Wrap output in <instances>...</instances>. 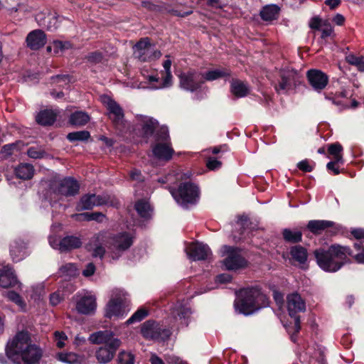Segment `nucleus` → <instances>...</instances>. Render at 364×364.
<instances>
[{"label": "nucleus", "instance_id": "nucleus-50", "mask_svg": "<svg viewBox=\"0 0 364 364\" xmlns=\"http://www.w3.org/2000/svg\"><path fill=\"white\" fill-rule=\"evenodd\" d=\"M60 271L69 277H74L77 274V267L73 263H68L60 268Z\"/></svg>", "mask_w": 364, "mask_h": 364}, {"label": "nucleus", "instance_id": "nucleus-62", "mask_svg": "<svg viewBox=\"0 0 364 364\" xmlns=\"http://www.w3.org/2000/svg\"><path fill=\"white\" fill-rule=\"evenodd\" d=\"M333 160L328 163V167H332L333 165H343L344 164V159L342 154L338 155L333 156Z\"/></svg>", "mask_w": 364, "mask_h": 364}, {"label": "nucleus", "instance_id": "nucleus-45", "mask_svg": "<svg viewBox=\"0 0 364 364\" xmlns=\"http://www.w3.org/2000/svg\"><path fill=\"white\" fill-rule=\"evenodd\" d=\"M7 298L21 309L25 308L26 306L22 296L15 291H9L7 293Z\"/></svg>", "mask_w": 364, "mask_h": 364}, {"label": "nucleus", "instance_id": "nucleus-20", "mask_svg": "<svg viewBox=\"0 0 364 364\" xmlns=\"http://www.w3.org/2000/svg\"><path fill=\"white\" fill-rule=\"evenodd\" d=\"M188 255L193 261H202L208 259L212 252L208 245L196 242L190 247Z\"/></svg>", "mask_w": 364, "mask_h": 364}, {"label": "nucleus", "instance_id": "nucleus-31", "mask_svg": "<svg viewBox=\"0 0 364 364\" xmlns=\"http://www.w3.org/2000/svg\"><path fill=\"white\" fill-rule=\"evenodd\" d=\"M289 255L292 259L300 264H305L308 260L307 249L300 245L291 246L289 250Z\"/></svg>", "mask_w": 364, "mask_h": 364}, {"label": "nucleus", "instance_id": "nucleus-51", "mask_svg": "<svg viewBox=\"0 0 364 364\" xmlns=\"http://www.w3.org/2000/svg\"><path fill=\"white\" fill-rule=\"evenodd\" d=\"M141 5L143 8L151 12L157 13L161 12L162 10V7L161 6L155 4L150 1H142Z\"/></svg>", "mask_w": 364, "mask_h": 364}, {"label": "nucleus", "instance_id": "nucleus-26", "mask_svg": "<svg viewBox=\"0 0 364 364\" xmlns=\"http://www.w3.org/2000/svg\"><path fill=\"white\" fill-rule=\"evenodd\" d=\"M58 112L51 109L41 110L36 116V122L43 127L52 126L57 119Z\"/></svg>", "mask_w": 364, "mask_h": 364}, {"label": "nucleus", "instance_id": "nucleus-49", "mask_svg": "<svg viewBox=\"0 0 364 364\" xmlns=\"http://www.w3.org/2000/svg\"><path fill=\"white\" fill-rule=\"evenodd\" d=\"M46 154L44 150L34 146H31L27 150L28 156L34 159H42L45 156Z\"/></svg>", "mask_w": 364, "mask_h": 364}, {"label": "nucleus", "instance_id": "nucleus-37", "mask_svg": "<svg viewBox=\"0 0 364 364\" xmlns=\"http://www.w3.org/2000/svg\"><path fill=\"white\" fill-rule=\"evenodd\" d=\"M136 58L141 62H149L152 60L159 58L161 55L160 50H135Z\"/></svg>", "mask_w": 364, "mask_h": 364}, {"label": "nucleus", "instance_id": "nucleus-54", "mask_svg": "<svg viewBox=\"0 0 364 364\" xmlns=\"http://www.w3.org/2000/svg\"><path fill=\"white\" fill-rule=\"evenodd\" d=\"M301 318L300 317H296V320L294 321V332L291 334L290 336V339L291 341L296 343L297 342V339H298V334L301 330Z\"/></svg>", "mask_w": 364, "mask_h": 364}, {"label": "nucleus", "instance_id": "nucleus-17", "mask_svg": "<svg viewBox=\"0 0 364 364\" xmlns=\"http://www.w3.org/2000/svg\"><path fill=\"white\" fill-rule=\"evenodd\" d=\"M287 307L289 316L295 321L300 317L298 313L306 311V302L298 292H294L287 296Z\"/></svg>", "mask_w": 364, "mask_h": 364}, {"label": "nucleus", "instance_id": "nucleus-33", "mask_svg": "<svg viewBox=\"0 0 364 364\" xmlns=\"http://www.w3.org/2000/svg\"><path fill=\"white\" fill-rule=\"evenodd\" d=\"M231 75V70L226 68H223L222 69L211 70L207 71L205 73H202L204 82L205 81H213L219 78L230 77Z\"/></svg>", "mask_w": 364, "mask_h": 364}, {"label": "nucleus", "instance_id": "nucleus-2", "mask_svg": "<svg viewBox=\"0 0 364 364\" xmlns=\"http://www.w3.org/2000/svg\"><path fill=\"white\" fill-rule=\"evenodd\" d=\"M269 298L259 286L242 288L236 291L234 308L236 312L250 316L269 306Z\"/></svg>", "mask_w": 364, "mask_h": 364}, {"label": "nucleus", "instance_id": "nucleus-23", "mask_svg": "<svg viewBox=\"0 0 364 364\" xmlns=\"http://www.w3.org/2000/svg\"><path fill=\"white\" fill-rule=\"evenodd\" d=\"M18 283L13 268L9 265L0 269V287L4 289L15 287Z\"/></svg>", "mask_w": 364, "mask_h": 364}, {"label": "nucleus", "instance_id": "nucleus-10", "mask_svg": "<svg viewBox=\"0 0 364 364\" xmlns=\"http://www.w3.org/2000/svg\"><path fill=\"white\" fill-rule=\"evenodd\" d=\"M223 254L225 256L223 265L228 271H238L247 268L249 261L241 255L242 249L235 246L223 245Z\"/></svg>", "mask_w": 364, "mask_h": 364}, {"label": "nucleus", "instance_id": "nucleus-6", "mask_svg": "<svg viewBox=\"0 0 364 364\" xmlns=\"http://www.w3.org/2000/svg\"><path fill=\"white\" fill-rule=\"evenodd\" d=\"M154 141L151 145L153 155L159 160L170 161L175 151L171 147L169 132L166 126L161 125Z\"/></svg>", "mask_w": 364, "mask_h": 364}, {"label": "nucleus", "instance_id": "nucleus-1", "mask_svg": "<svg viewBox=\"0 0 364 364\" xmlns=\"http://www.w3.org/2000/svg\"><path fill=\"white\" fill-rule=\"evenodd\" d=\"M42 357V350L31 343V338L26 331L18 332L9 340L5 347V355L0 353V363L37 364Z\"/></svg>", "mask_w": 364, "mask_h": 364}, {"label": "nucleus", "instance_id": "nucleus-12", "mask_svg": "<svg viewBox=\"0 0 364 364\" xmlns=\"http://www.w3.org/2000/svg\"><path fill=\"white\" fill-rule=\"evenodd\" d=\"M314 235H320L326 231L327 235L334 236L343 232V227L335 222L326 220H311L304 227Z\"/></svg>", "mask_w": 364, "mask_h": 364}, {"label": "nucleus", "instance_id": "nucleus-8", "mask_svg": "<svg viewBox=\"0 0 364 364\" xmlns=\"http://www.w3.org/2000/svg\"><path fill=\"white\" fill-rule=\"evenodd\" d=\"M171 193L175 200L183 208L196 204L200 197L198 186L191 181L181 183L176 189L171 191Z\"/></svg>", "mask_w": 364, "mask_h": 364}, {"label": "nucleus", "instance_id": "nucleus-38", "mask_svg": "<svg viewBox=\"0 0 364 364\" xmlns=\"http://www.w3.org/2000/svg\"><path fill=\"white\" fill-rule=\"evenodd\" d=\"M90 137V133L87 130L70 132L66 136L70 142L87 141Z\"/></svg>", "mask_w": 364, "mask_h": 364}, {"label": "nucleus", "instance_id": "nucleus-22", "mask_svg": "<svg viewBox=\"0 0 364 364\" xmlns=\"http://www.w3.org/2000/svg\"><path fill=\"white\" fill-rule=\"evenodd\" d=\"M123 300L119 296L111 299L106 306L105 317L112 318V317L123 318L125 311L122 306Z\"/></svg>", "mask_w": 364, "mask_h": 364}, {"label": "nucleus", "instance_id": "nucleus-13", "mask_svg": "<svg viewBox=\"0 0 364 364\" xmlns=\"http://www.w3.org/2000/svg\"><path fill=\"white\" fill-rule=\"evenodd\" d=\"M178 79L180 87L191 92L200 90L204 84L202 73L195 69L182 72L178 75Z\"/></svg>", "mask_w": 364, "mask_h": 364}, {"label": "nucleus", "instance_id": "nucleus-32", "mask_svg": "<svg viewBox=\"0 0 364 364\" xmlns=\"http://www.w3.org/2000/svg\"><path fill=\"white\" fill-rule=\"evenodd\" d=\"M90 120V117L87 112L75 111L70 114L68 122L73 127H80L86 125Z\"/></svg>", "mask_w": 364, "mask_h": 364}, {"label": "nucleus", "instance_id": "nucleus-7", "mask_svg": "<svg viewBox=\"0 0 364 364\" xmlns=\"http://www.w3.org/2000/svg\"><path fill=\"white\" fill-rule=\"evenodd\" d=\"M134 243V237L128 232L110 234L106 237L105 245L110 251L112 259H118L122 253L129 249Z\"/></svg>", "mask_w": 364, "mask_h": 364}, {"label": "nucleus", "instance_id": "nucleus-5", "mask_svg": "<svg viewBox=\"0 0 364 364\" xmlns=\"http://www.w3.org/2000/svg\"><path fill=\"white\" fill-rule=\"evenodd\" d=\"M101 102L107 109V116L119 134L127 132L128 126L124 118V112L120 105L111 97L104 95Z\"/></svg>", "mask_w": 364, "mask_h": 364}, {"label": "nucleus", "instance_id": "nucleus-24", "mask_svg": "<svg viewBox=\"0 0 364 364\" xmlns=\"http://www.w3.org/2000/svg\"><path fill=\"white\" fill-rule=\"evenodd\" d=\"M11 259L14 262H18L26 257V245L21 240H15L10 244L9 250Z\"/></svg>", "mask_w": 364, "mask_h": 364}, {"label": "nucleus", "instance_id": "nucleus-59", "mask_svg": "<svg viewBox=\"0 0 364 364\" xmlns=\"http://www.w3.org/2000/svg\"><path fill=\"white\" fill-rule=\"evenodd\" d=\"M129 177L132 181H136L138 182L144 181V176L141 174V171L136 168H134L129 172Z\"/></svg>", "mask_w": 364, "mask_h": 364}, {"label": "nucleus", "instance_id": "nucleus-44", "mask_svg": "<svg viewBox=\"0 0 364 364\" xmlns=\"http://www.w3.org/2000/svg\"><path fill=\"white\" fill-rule=\"evenodd\" d=\"M58 358L59 360L69 364L78 362V355L74 353H60L58 355Z\"/></svg>", "mask_w": 364, "mask_h": 364}, {"label": "nucleus", "instance_id": "nucleus-42", "mask_svg": "<svg viewBox=\"0 0 364 364\" xmlns=\"http://www.w3.org/2000/svg\"><path fill=\"white\" fill-rule=\"evenodd\" d=\"M117 361L119 364H134L135 356L130 352L122 350L118 355Z\"/></svg>", "mask_w": 364, "mask_h": 364}, {"label": "nucleus", "instance_id": "nucleus-25", "mask_svg": "<svg viewBox=\"0 0 364 364\" xmlns=\"http://www.w3.org/2000/svg\"><path fill=\"white\" fill-rule=\"evenodd\" d=\"M96 306V299L93 296H84L77 302L76 309L80 314L88 315L95 311Z\"/></svg>", "mask_w": 364, "mask_h": 364}, {"label": "nucleus", "instance_id": "nucleus-28", "mask_svg": "<svg viewBox=\"0 0 364 364\" xmlns=\"http://www.w3.org/2000/svg\"><path fill=\"white\" fill-rule=\"evenodd\" d=\"M82 245L81 239L77 236L68 235L59 242V250L61 252H69L80 248Z\"/></svg>", "mask_w": 364, "mask_h": 364}, {"label": "nucleus", "instance_id": "nucleus-9", "mask_svg": "<svg viewBox=\"0 0 364 364\" xmlns=\"http://www.w3.org/2000/svg\"><path fill=\"white\" fill-rule=\"evenodd\" d=\"M161 128L157 119L146 115H137L133 126V133L148 142L151 138L155 139V135Z\"/></svg>", "mask_w": 364, "mask_h": 364}, {"label": "nucleus", "instance_id": "nucleus-11", "mask_svg": "<svg viewBox=\"0 0 364 364\" xmlns=\"http://www.w3.org/2000/svg\"><path fill=\"white\" fill-rule=\"evenodd\" d=\"M49 191L56 196H75L80 191V184L73 177H65L61 180L51 182Z\"/></svg>", "mask_w": 364, "mask_h": 364}, {"label": "nucleus", "instance_id": "nucleus-21", "mask_svg": "<svg viewBox=\"0 0 364 364\" xmlns=\"http://www.w3.org/2000/svg\"><path fill=\"white\" fill-rule=\"evenodd\" d=\"M103 243H106V236L99 234L94 237L91 242L86 245V249L92 253L93 257L102 259L106 252Z\"/></svg>", "mask_w": 364, "mask_h": 364}, {"label": "nucleus", "instance_id": "nucleus-34", "mask_svg": "<svg viewBox=\"0 0 364 364\" xmlns=\"http://www.w3.org/2000/svg\"><path fill=\"white\" fill-rule=\"evenodd\" d=\"M34 168L29 164H21L15 168V174L17 178L23 180H29L34 175Z\"/></svg>", "mask_w": 364, "mask_h": 364}, {"label": "nucleus", "instance_id": "nucleus-15", "mask_svg": "<svg viewBox=\"0 0 364 364\" xmlns=\"http://www.w3.org/2000/svg\"><path fill=\"white\" fill-rule=\"evenodd\" d=\"M280 80L274 88L277 92L280 90H289L300 83L299 73L295 69L282 70L279 74Z\"/></svg>", "mask_w": 364, "mask_h": 364}, {"label": "nucleus", "instance_id": "nucleus-16", "mask_svg": "<svg viewBox=\"0 0 364 364\" xmlns=\"http://www.w3.org/2000/svg\"><path fill=\"white\" fill-rule=\"evenodd\" d=\"M64 16H60L57 12H41L36 14V21L38 26L45 28L47 31H54L57 30Z\"/></svg>", "mask_w": 364, "mask_h": 364}, {"label": "nucleus", "instance_id": "nucleus-56", "mask_svg": "<svg viewBox=\"0 0 364 364\" xmlns=\"http://www.w3.org/2000/svg\"><path fill=\"white\" fill-rule=\"evenodd\" d=\"M85 216L87 221H97V222H102V218L105 217V215L102 213L101 212H93V213H88L85 212Z\"/></svg>", "mask_w": 364, "mask_h": 364}, {"label": "nucleus", "instance_id": "nucleus-3", "mask_svg": "<svg viewBox=\"0 0 364 364\" xmlns=\"http://www.w3.org/2000/svg\"><path fill=\"white\" fill-rule=\"evenodd\" d=\"M313 255L317 265L324 272H336L348 261V255H352L349 246L333 244L327 249L319 247Z\"/></svg>", "mask_w": 364, "mask_h": 364}, {"label": "nucleus", "instance_id": "nucleus-30", "mask_svg": "<svg viewBox=\"0 0 364 364\" xmlns=\"http://www.w3.org/2000/svg\"><path fill=\"white\" fill-rule=\"evenodd\" d=\"M280 7L277 4L263 6L259 12L261 18L264 21H272L279 18Z\"/></svg>", "mask_w": 364, "mask_h": 364}, {"label": "nucleus", "instance_id": "nucleus-43", "mask_svg": "<svg viewBox=\"0 0 364 364\" xmlns=\"http://www.w3.org/2000/svg\"><path fill=\"white\" fill-rule=\"evenodd\" d=\"M72 76L68 74H60L50 77V82L60 84V86L68 85L71 82Z\"/></svg>", "mask_w": 364, "mask_h": 364}, {"label": "nucleus", "instance_id": "nucleus-53", "mask_svg": "<svg viewBox=\"0 0 364 364\" xmlns=\"http://www.w3.org/2000/svg\"><path fill=\"white\" fill-rule=\"evenodd\" d=\"M326 26V23H323L322 19L318 16H314L311 18L309 26L313 30L320 31L322 26Z\"/></svg>", "mask_w": 364, "mask_h": 364}, {"label": "nucleus", "instance_id": "nucleus-55", "mask_svg": "<svg viewBox=\"0 0 364 364\" xmlns=\"http://www.w3.org/2000/svg\"><path fill=\"white\" fill-rule=\"evenodd\" d=\"M343 148L339 142L333 143L328 145V152L330 155L335 156L342 154Z\"/></svg>", "mask_w": 364, "mask_h": 364}, {"label": "nucleus", "instance_id": "nucleus-47", "mask_svg": "<svg viewBox=\"0 0 364 364\" xmlns=\"http://www.w3.org/2000/svg\"><path fill=\"white\" fill-rule=\"evenodd\" d=\"M104 55L102 52L99 50L89 53L86 56L85 59L87 62L93 64H97L102 61Z\"/></svg>", "mask_w": 364, "mask_h": 364}, {"label": "nucleus", "instance_id": "nucleus-36", "mask_svg": "<svg viewBox=\"0 0 364 364\" xmlns=\"http://www.w3.org/2000/svg\"><path fill=\"white\" fill-rule=\"evenodd\" d=\"M94 197L95 193L83 195L76 205V210L80 212L86 210H92L95 207Z\"/></svg>", "mask_w": 364, "mask_h": 364}, {"label": "nucleus", "instance_id": "nucleus-4", "mask_svg": "<svg viewBox=\"0 0 364 364\" xmlns=\"http://www.w3.org/2000/svg\"><path fill=\"white\" fill-rule=\"evenodd\" d=\"M92 344L103 345L95 351V358L100 364H107L112 360L117 351L122 346V341L115 337L111 330L98 331L92 333L89 338Z\"/></svg>", "mask_w": 364, "mask_h": 364}, {"label": "nucleus", "instance_id": "nucleus-58", "mask_svg": "<svg viewBox=\"0 0 364 364\" xmlns=\"http://www.w3.org/2000/svg\"><path fill=\"white\" fill-rule=\"evenodd\" d=\"M297 168L304 172H311L314 166H311L307 159L302 160L297 164Z\"/></svg>", "mask_w": 364, "mask_h": 364}, {"label": "nucleus", "instance_id": "nucleus-57", "mask_svg": "<svg viewBox=\"0 0 364 364\" xmlns=\"http://www.w3.org/2000/svg\"><path fill=\"white\" fill-rule=\"evenodd\" d=\"M232 277L227 273L220 274L215 277V282L218 284H228L231 282Z\"/></svg>", "mask_w": 364, "mask_h": 364}, {"label": "nucleus", "instance_id": "nucleus-39", "mask_svg": "<svg viewBox=\"0 0 364 364\" xmlns=\"http://www.w3.org/2000/svg\"><path fill=\"white\" fill-rule=\"evenodd\" d=\"M73 48V43L70 41L55 40L53 42V49L55 54L63 53L66 50Z\"/></svg>", "mask_w": 364, "mask_h": 364}, {"label": "nucleus", "instance_id": "nucleus-41", "mask_svg": "<svg viewBox=\"0 0 364 364\" xmlns=\"http://www.w3.org/2000/svg\"><path fill=\"white\" fill-rule=\"evenodd\" d=\"M149 314L148 311L144 308L139 309L136 311L132 316L126 321L127 325L132 324L136 322H139L144 319Z\"/></svg>", "mask_w": 364, "mask_h": 364}, {"label": "nucleus", "instance_id": "nucleus-35", "mask_svg": "<svg viewBox=\"0 0 364 364\" xmlns=\"http://www.w3.org/2000/svg\"><path fill=\"white\" fill-rule=\"evenodd\" d=\"M134 209L141 218L145 220L151 218V211L152 210L149 203L145 200H138L134 204Z\"/></svg>", "mask_w": 364, "mask_h": 364}, {"label": "nucleus", "instance_id": "nucleus-52", "mask_svg": "<svg viewBox=\"0 0 364 364\" xmlns=\"http://www.w3.org/2000/svg\"><path fill=\"white\" fill-rule=\"evenodd\" d=\"M222 166V162L214 157H208L206 161V167L210 171H215Z\"/></svg>", "mask_w": 364, "mask_h": 364}, {"label": "nucleus", "instance_id": "nucleus-14", "mask_svg": "<svg viewBox=\"0 0 364 364\" xmlns=\"http://www.w3.org/2000/svg\"><path fill=\"white\" fill-rule=\"evenodd\" d=\"M141 333L145 338L163 341L168 340L171 335L170 329L161 327L153 320H148L142 324Z\"/></svg>", "mask_w": 364, "mask_h": 364}, {"label": "nucleus", "instance_id": "nucleus-18", "mask_svg": "<svg viewBox=\"0 0 364 364\" xmlns=\"http://www.w3.org/2000/svg\"><path fill=\"white\" fill-rule=\"evenodd\" d=\"M306 77L311 86L317 91L323 90L328 83V76L320 70L310 69L306 73Z\"/></svg>", "mask_w": 364, "mask_h": 364}, {"label": "nucleus", "instance_id": "nucleus-19", "mask_svg": "<svg viewBox=\"0 0 364 364\" xmlns=\"http://www.w3.org/2000/svg\"><path fill=\"white\" fill-rule=\"evenodd\" d=\"M26 43L27 47L31 50H38L46 44V34L41 29L33 30L27 35Z\"/></svg>", "mask_w": 364, "mask_h": 364}, {"label": "nucleus", "instance_id": "nucleus-63", "mask_svg": "<svg viewBox=\"0 0 364 364\" xmlns=\"http://www.w3.org/2000/svg\"><path fill=\"white\" fill-rule=\"evenodd\" d=\"M350 256L352 257L357 263L364 264V247L362 248L361 251L355 254H354L352 250V255Z\"/></svg>", "mask_w": 364, "mask_h": 364}, {"label": "nucleus", "instance_id": "nucleus-27", "mask_svg": "<svg viewBox=\"0 0 364 364\" xmlns=\"http://www.w3.org/2000/svg\"><path fill=\"white\" fill-rule=\"evenodd\" d=\"M303 231H305L304 227L294 229L284 228L282 231V235L285 242L297 245L302 242Z\"/></svg>", "mask_w": 364, "mask_h": 364}, {"label": "nucleus", "instance_id": "nucleus-64", "mask_svg": "<svg viewBox=\"0 0 364 364\" xmlns=\"http://www.w3.org/2000/svg\"><path fill=\"white\" fill-rule=\"evenodd\" d=\"M172 78L173 76L171 72L165 73L161 87H170L172 85Z\"/></svg>", "mask_w": 364, "mask_h": 364}, {"label": "nucleus", "instance_id": "nucleus-46", "mask_svg": "<svg viewBox=\"0 0 364 364\" xmlns=\"http://www.w3.org/2000/svg\"><path fill=\"white\" fill-rule=\"evenodd\" d=\"M16 149L17 144L16 143L4 145L0 151L1 157L5 159L9 158L14 154V150Z\"/></svg>", "mask_w": 364, "mask_h": 364}, {"label": "nucleus", "instance_id": "nucleus-61", "mask_svg": "<svg viewBox=\"0 0 364 364\" xmlns=\"http://www.w3.org/2000/svg\"><path fill=\"white\" fill-rule=\"evenodd\" d=\"M96 270L95 265L92 262L88 263L85 268L82 270V275L85 277H89L92 276Z\"/></svg>", "mask_w": 364, "mask_h": 364}, {"label": "nucleus", "instance_id": "nucleus-60", "mask_svg": "<svg viewBox=\"0 0 364 364\" xmlns=\"http://www.w3.org/2000/svg\"><path fill=\"white\" fill-rule=\"evenodd\" d=\"M109 196H103L95 194L94 202L95 206L107 205L109 203Z\"/></svg>", "mask_w": 364, "mask_h": 364}, {"label": "nucleus", "instance_id": "nucleus-29", "mask_svg": "<svg viewBox=\"0 0 364 364\" xmlns=\"http://www.w3.org/2000/svg\"><path fill=\"white\" fill-rule=\"evenodd\" d=\"M230 92L237 98L247 96L250 92L249 87L247 83L239 80L232 78L230 81Z\"/></svg>", "mask_w": 364, "mask_h": 364}, {"label": "nucleus", "instance_id": "nucleus-48", "mask_svg": "<svg viewBox=\"0 0 364 364\" xmlns=\"http://www.w3.org/2000/svg\"><path fill=\"white\" fill-rule=\"evenodd\" d=\"M136 50H151V39L148 37L141 38L135 44Z\"/></svg>", "mask_w": 364, "mask_h": 364}, {"label": "nucleus", "instance_id": "nucleus-40", "mask_svg": "<svg viewBox=\"0 0 364 364\" xmlns=\"http://www.w3.org/2000/svg\"><path fill=\"white\" fill-rule=\"evenodd\" d=\"M346 60L350 65L356 66L359 71L364 72V56L350 54L346 57Z\"/></svg>", "mask_w": 364, "mask_h": 364}]
</instances>
